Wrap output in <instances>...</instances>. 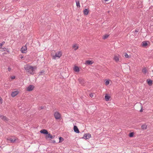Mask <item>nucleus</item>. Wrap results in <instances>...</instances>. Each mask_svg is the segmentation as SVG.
<instances>
[{"mask_svg": "<svg viewBox=\"0 0 153 153\" xmlns=\"http://www.w3.org/2000/svg\"><path fill=\"white\" fill-rule=\"evenodd\" d=\"M36 68V66L33 67L28 65L24 67V68L27 72L32 75L34 74V71Z\"/></svg>", "mask_w": 153, "mask_h": 153, "instance_id": "1", "label": "nucleus"}, {"mask_svg": "<svg viewBox=\"0 0 153 153\" xmlns=\"http://www.w3.org/2000/svg\"><path fill=\"white\" fill-rule=\"evenodd\" d=\"M62 56V53L61 52L59 51L56 53L55 55L53 56V59H56L57 58H59Z\"/></svg>", "mask_w": 153, "mask_h": 153, "instance_id": "2", "label": "nucleus"}, {"mask_svg": "<svg viewBox=\"0 0 153 153\" xmlns=\"http://www.w3.org/2000/svg\"><path fill=\"white\" fill-rule=\"evenodd\" d=\"M54 116L56 120H59L61 118V115L59 112L57 111L55 112L54 114Z\"/></svg>", "mask_w": 153, "mask_h": 153, "instance_id": "3", "label": "nucleus"}, {"mask_svg": "<svg viewBox=\"0 0 153 153\" xmlns=\"http://www.w3.org/2000/svg\"><path fill=\"white\" fill-rule=\"evenodd\" d=\"M91 137V134L89 133L85 134L82 138L85 139H88Z\"/></svg>", "mask_w": 153, "mask_h": 153, "instance_id": "4", "label": "nucleus"}, {"mask_svg": "<svg viewBox=\"0 0 153 153\" xmlns=\"http://www.w3.org/2000/svg\"><path fill=\"white\" fill-rule=\"evenodd\" d=\"M27 48L26 45L23 46L21 49V51L22 53H26L27 52Z\"/></svg>", "mask_w": 153, "mask_h": 153, "instance_id": "5", "label": "nucleus"}, {"mask_svg": "<svg viewBox=\"0 0 153 153\" xmlns=\"http://www.w3.org/2000/svg\"><path fill=\"white\" fill-rule=\"evenodd\" d=\"M7 140L11 143H13L16 140V138L15 137H12L8 138Z\"/></svg>", "mask_w": 153, "mask_h": 153, "instance_id": "6", "label": "nucleus"}, {"mask_svg": "<svg viewBox=\"0 0 153 153\" xmlns=\"http://www.w3.org/2000/svg\"><path fill=\"white\" fill-rule=\"evenodd\" d=\"M34 88V86L33 85H30L26 88V90L28 91H30L33 90Z\"/></svg>", "mask_w": 153, "mask_h": 153, "instance_id": "7", "label": "nucleus"}, {"mask_svg": "<svg viewBox=\"0 0 153 153\" xmlns=\"http://www.w3.org/2000/svg\"><path fill=\"white\" fill-rule=\"evenodd\" d=\"M120 56L119 55H115L114 56V59L117 62H118L119 60Z\"/></svg>", "mask_w": 153, "mask_h": 153, "instance_id": "8", "label": "nucleus"}, {"mask_svg": "<svg viewBox=\"0 0 153 153\" xmlns=\"http://www.w3.org/2000/svg\"><path fill=\"white\" fill-rule=\"evenodd\" d=\"M19 93V92L18 91H16L13 92L11 93V96L13 97H14L17 95Z\"/></svg>", "mask_w": 153, "mask_h": 153, "instance_id": "9", "label": "nucleus"}, {"mask_svg": "<svg viewBox=\"0 0 153 153\" xmlns=\"http://www.w3.org/2000/svg\"><path fill=\"white\" fill-rule=\"evenodd\" d=\"M74 132L77 133H79V131L77 127L76 126H74Z\"/></svg>", "mask_w": 153, "mask_h": 153, "instance_id": "10", "label": "nucleus"}, {"mask_svg": "<svg viewBox=\"0 0 153 153\" xmlns=\"http://www.w3.org/2000/svg\"><path fill=\"white\" fill-rule=\"evenodd\" d=\"M40 132L41 133L43 134H48V132L45 129H42L40 131Z\"/></svg>", "mask_w": 153, "mask_h": 153, "instance_id": "11", "label": "nucleus"}, {"mask_svg": "<svg viewBox=\"0 0 153 153\" xmlns=\"http://www.w3.org/2000/svg\"><path fill=\"white\" fill-rule=\"evenodd\" d=\"M93 63L92 61L91 60H87L85 61V64L88 65H91Z\"/></svg>", "mask_w": 153, "mask_h": 153, "instance_id": "12", "label": "nucleus"}, {"mask_svg": "<svg viewBox=\"0 0 153 153\" xmlns=\"http://www.w3.org/2000/svg\"><path fill=\"white\" fill-rule=\"evenodd\" d=\"M89 10L87 9H85L83 11L84 14L85 15H87L88 14Z\"/></svg>", "mask_w": 153, "mask_h": 153, "instance_id": "13", "label": "nucleus"}, {"mask_svg": "<svg viewBox=\"0 0 153 153\" xmlns=\"http://www.w3.org/2000/svg\"><path fill=\"white\" fill-rule=\"evenodd\" d=\"M46 136V138H50L51 139H53V137L50 134H48Z\"/></svg>", "mask_w": 153, "mask_h": 153, "instance_id": "14", "label": "nucleus"}, {"mask_svg": "<svg viewBox=\"0 0 153 153\" xmlns=\"http://www.w3.org/2000/svg\"><path fill=\"white\" fill-rule=\"evenodd\" d=\"M74 70L76 72H78L79 71V69L78 66H76L74 68Z\"/></svg>", "mask_w": 153, "mask_h": 153, "instance_id": "15", "label": "nucleus"}, {"mask_svg": "<svg viewBox=\"0 0 153 153\" xmlns=\"http://www.w3.org/2000/svg\"><path fill=\"white\" fill-rule=\"evenodd\" d=\"M147 81L149 85L151 86L152 84V80L150 79L147 80Z\"/></svg>", "mask_w": 153, "mask_h": 153, "instance_id": "16", "label": "nucleus"}, {"mask_svg": "<svg viewBox=\"0 0 153 153\" xmlns=\"http://www.w3.org/2000/svg\"><path fill=\"white\" fill-rule=\"evenodd\" d=\"M73 47L74 48V50H76L78 48V46L76 44H75L73 46Z\"/></svg>", "mask_w": 153, "mask_h": 153, "instance_id": "17", "label": "nucleus"}, {"mask_svg": "<svg viewBox=\"0 0 153 153\" xmlns=\"http://www.w3.org/2000/svg\"><path fill=\"white\" fill-rule=\"evenodd\" d=\"M105 99L106 101H108L110 98V97L108 95H106L105 97Z\"/></svg>", "mask_w": 153, "mask_h": 153, "instance_id": "18", "label": "nucleus"}, {"mask_svg": "<svg viewBox=\"0 0 153 153\" xmlns=\"http://www.w3.org/2000/svg\"><path fill=\"white\" fill-rule=\"evenodd\" d=\"M141 128L143 129H146L147 128V126L145 124H143L141 126Z\"/></svg>", "mask_w": 153, "mask_h": 153, "instance_id": "19", "label": "nucleus"}, {"mask_svg": "<svg viewBox=\"0 0 153 153\" xmlns=\"http://www.w3.org/2000/svg\"><path fill=\"white\" fill-rule=\"evenodd\" d=\"M109 35L108 34H105V35L103 36L102 37V38L103 39H107L109 36Z\"/></svg>", "mask_w": 153, "mask_h": 153, "instance_id": "20", "label": "nucleus"}, {"mask_svg": "<svg viewBox=\"0 0 153 153\" xmlns=\"http://www.w3.org/2000/svg\"><path fill=\"white\" fill-rule=\"evenodd\" d=\"M147 45V43L145 41H144L142 42V46L143 47H146Z\"/></svg>", "mask_w": 153, "mask_h": 153, "instance_id": "21", "label": "nucleus"}, {"mask_svg": "<svg viewBox=\"0 0 153 153\" xmlns=\"http://www.w3.org/2000/svg\"><path fill=\"white\" fill-rule=\"evenodd\" d=\"M76 6H77V7H80V5L79 1H76Z\"/></svg>", "mask_w": 153, "mask_h": 153, "instance_id": "22", "label": "nucleus"}, {"mask_svg": "<svg viewBox=\"0 0 153 153\" xmlns=\"http://www.w3.org/2000/svg\"><path fill=\"white\" fill-rule=\"evenodd\" d=\"M142 72L144 74H146L147 73V71L146 68H144L142 70Z\"/></svg>", "mask_w": 153, "mask_h": 153, "instance_id": "23", "label": "nucleus"}, {"mask_svg": "<svg viewBox=\"0 0 153 153\" xmlns=\"http://www.w3.org/2000/svg\"><path fill=\"white\" fill-rule=\"evenodd\" d=\"M1 117V119L3 120L4 121L7 120V118L5 116H3Z\"/></svg>", "mask_w": 153, "mask_h": 153, "instance_id": "24", "label": "nucleus"}, {"mask_svg": "<svg viewBox=\"0 0 153 153\" xmlns=\"http://www.w3.org/2000/svg\"><path fill=\"white\" fill-rule=\"evenodd\" d=\"M124 56L126 58H129V56L128 55V54L126 53H125Z\"/></svg>", "mask_w": 153, "mask_h": 153, "instance_id": "25", "label": "nucleus"}, {"mask_svg": "<svg viewBox=\"0 0 153 153\" xmlns=\"http://www.w3.org/2000/svg\"><path fill=\"white\" fill-rule=\"evenodd\" d=\"M59 142H61L62 141H63L64 140L63 138L61 137H60L59 138Z\"/></svg>", "mask_w": 153, "mask_h": 153, "instance_id": "26", "label": "nucleus"}, {"mask_svg": "<svg viewBox=\"0 0 153 153\" xmlns=\"http://www.w3.org/2000/svg\"><path fill=\"white\" fill-rule=\"evenodd\" d=\"M134 135V133L133 132H131L129 133V136L130 137H133Z\"/></svg>", "mask_w": 153, "mask_h": 153, "instance_id": "27", "label": "nucleus"}, {"mask_svg": "<svg viewBox=\"0 0 153 153\" xmlns=\"http://www.w3.org/2000/svg\"><path fill=\"white\" fill-rule=\"evenodd\" d=\"M109 83V80H107L105 82V84L106 85H108Z\"/></svg>", "mask_w": 153, "mask_h": 153, "instance_id": "28", "label": "nucleus"}, {"mask_svg": "<svg viewBox=\"0 0 153 153\" xmlns=\"http://www.w3.org/2000/svg\"><path fill=\"white\" fill-rule=\"evenodd\" d=\"M44 106H40L38 108V109L39 110H41L43 109L44 108Z\"/></svg>", "mask_w": 153, "mask_h": 153, "instance_id": "29", "label": "nucleus"}, {"mask_svg": "<svg viewBox=\"0 0 153 153\" xmlns=\"http://www.w3.org/2000/svg\"><path fill=\"white\" fill-rule=\"evenodd\" d=\"M6 50V48H3L2 49H1V51H5Z\"/></svg>", "mask_w": 153, "mask_h": 153, "instance_id": "30", "label": "nucleus"}, {"mask_svg": "<svg viewBox=\"0 0 153 153\" xmlns=\"http://www.w3.org/2000/svg\"><path fill=\"white\" fill-rule=\"evenodd\" d=\"M89 96H90L91 97V98H92V97H93L94 96V95H93V94H92V93H91V94H89Z\"/></svg>", "mask_w": 153, "mask_h": 153, "instance_id": "31", "label": "nucleus"}, {"mask_svg": "<svg viewBox=\"0 0 153 153\" xmlns=\"http://www.w3.org/2000/svg\"><path fill=\"white\" fill-rule=\"evenodd\" d=\"M3 102V100L1 98H0V103L2 104Z\"/></svg>", "mask_w": 153, "mask_h": 153, "instance_id": "32", "label": "nucleus"}, {"mask_svg": "<svg viewBox=\"0 0 153 153\" xmlns=\"http://www.w3.org/2000/svg\"><path fill=\"white\" fill-rule=\"evenodd\" d=\"M11 69V68L9 67L8 68V71H10Z\"/></svg>", "mask_w": 153, "mask_h": 153, "instance_id": "33", "label": "nucleus"}, {"mask_svg": "<svg viewBox=\"0 0 153 153\" xmlns=\"http://www.w3.org/2000/svg\"><path fill=\"white\" fill-rule=\"evenodd\" d=\"M11 78L12 79H14L15 78V77L14 76H11Z\"/></svg>", "mask_w": 153, "mask_h": 153, "instance_id": "34", "label": "nucleus"}, {"mask_svg": "<svg viewBox=\"0 0 153 153\" xmlns=\"http://www.w3.org/2000/svg\"><path fill=\"white\" fill-rule=\"evenodd\" d=\"M5 43V42L3 41L1 43H0V44H1V45L2 46Z\"/></svg>", "mask_w": 153, "mask_h": 153, "instance_id": "35", "label": "nucleus"}, {"mask_svg": "<svg viewBox=\"0 0 153 153\" xmlns=\"http://www.w3.org/2000/svg\"><path fill=\"white\" fill-rule=\"evenodd\" d=\"M138 32V30H135V33H137V32Z\"/></svg>", "mask_w": 153, "mask_h": 153, "instance_id": "36", "label": "nucleus"}, {"mask_svg": "<svg viewBox=\"0 0 153 153\" xmlns=\"http://www.w3.org/2000/svg\"><path fill=\"white\" fill-rule=\"evenodd\" d=\"M1 44H0V48H1L2 47V45H1Z\"/></svg>", "mask_w": 153, "mask_h": 153, "instance_id": "37", "label": "nucleus"}, {"mask_svg": "<svg viewBox=\"0 0 153 153\" xmlns=\"http://www.w3.org/2000/svg\"><path fill=\"white\" fill-rule=\"evenodd\" d=\"M142 111H143V110H142V109H141L140 110V112H142Z\"/></svg>", "mask_w": 153, "mask_h": 153, "instance_id": "38", "label": "nucleus"}, {"mask_svg": "<svg viewBox=\"0 0 153 153\" xmlns=\"http://www.w3.org/2000/svg\"><path fill=\"white\" fill-rule=\"evenodd\" d=\"M21 59H22L23 58V56H21Z\"/></svg>", "mask_w": 153, "mask_h": 153, "instance_id": "39", "label": "nucleus"}, {"mask_svg": "<svg viewBox=\"0 0 153 153\" xmlns=\"http://www.w3.org/2000/svg\"><path fill=\"white\" fill-rule=\"evenodd\" d=\"M109 0H105V1H108Z\"/></svg>", "mask_w": 153, "mask_h": 153, "instance_id": "40", "label": "nucleus"}, {"mask_svg": "<svg viewBox=\"0 0 153 153\" xmlns=\"http://www.w3.org/2000/svg\"><path fill=\"white\" fill-rule=\"evenodd\" d=\"M79 82H80V79H79Z\"/></svg>", "mask_w": 153, "mask_h": 153, "instance_id": "41", "label": "nucleus"}, {"mask_svg": "<svg viewBox=\"0 0 153 153\" xmlns=\"http://www.w3.org/2000/svg\"><path fill=\"white\" fill-rule=\"evenodd\" d=\"M16 0V1H17V0Z\"/></svg>", "mask_w": 153, "mask_h": 153, "instance_id": "42", "label": "nucleus"}, {"mask_svg": "<svg viewBox=\"0 0 153 153\" xmlns=\"http://www.w3.org/2000/svg\"><path fill=\"white\" fill-rule=\"evenodd\" d=\"M1 98V97H0V98Z\"/></svg>", "mask_w": 153, "mask_h": 153, "instance_id": "43", "label": "nucleus"}]
</instances>
